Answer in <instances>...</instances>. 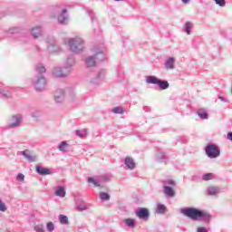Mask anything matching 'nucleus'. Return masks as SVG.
Returning <instances> with one entry per match:
<instances>
[{"label":"nucleus","instance_id":"nucleus-1","mask_svg":"<svg viewBox=\"0 0 232 232\" xmlns=\"http://www.w3.org/2000/svg\"><path fill=\"white\" fill-rule=\"evenodd\" d=\"M181 213L185 215V217L191 218V220H197L198 218H204V217H206V213L193 208H183L181 209Z\"/></svg>","mask_w":232,"mask_h":232},{"label":"nucleus","instance_id":"nucleus-2","mask_svg":"<svg viewBox=\"0 0 232 232\" xmlns=\"http://www.w3.org/2000/svg\"><path fill=\"white\" fill-rule=\"evenodd\" d=\"M205 151L208 159H217L218 157H220V149L215 144L208 145Z\"/></svg>","mask_w":232,"mask_h":232},{"label":"nucleus","instance_id":"nucleus-3","mask_svg":"<svg viewBox=\"0 0 232 232\" xmlns=\"http://www.w3.org/2000/svg\"><path fill=\"white\" fill-rule=\"evenodd\" d=\"M148 84H158L161 90H168L169 88V83L166 81L159 80L155 76H149L146 80Z\"/></svg>","mask_w":232,"mask_h":232},{"label":"nucleus","instance_id":"nucleus-4","mask_svg":"<svg viewBox=\"0 0 232 232\" xmlns=\"http://www.w3.org/2000/svg\"><path fill=\"white\" fill-rule=\"evenodd\" d=\"M69 46L72 52H82V48L84 46V42L81 38H75L69 41Z\"/></svg>","mask_w":232,"mask_h":232},{"label":"nucleus","instance_id":"nucleus-5","mask_svg":"<svg viewBox=\"0 0 232 232\" xmlns=\"http://www.w3.org/2000/svg\"><path fill=\"white\" fill-rule=\"evenodd\" d=\"M136 217L141 220H148L150 218V210L146 208H141L136 211Z\"/></svg>","mask_w":232,"mask_h":232},{"label":"nucleus","instance_id":"nucleus-6","mask_svg":"<svg viewBox=\"0 0 232 232\" xmlns=\"http://www.w3.org/2000/svg\"><path fill=\"white\" fill-rule=\"evenodd\" d=\"M21 121H23V119L20 115L12 116L9 120L10 122L8 124V128H15L16 126H19V124H21Z\"/></svg>","mask_w":232,"mask_h":232},{"label":"nucleus","instance_id":"nucleus-7","mask_svg":"<svg viewBox=\"0 0 232 232\" xmlns=\"http://www.w3.org/2000/svg\"><path fill=\"white\" fill-rule=\"evenodd\" d=\"M46 88V80L44 77H40L35 83V90L43 92Z\"/></svg>","mask_w":232,"mask_h":232},{"label":"nucleus","instance_id":"nucleus-8","mask_svg":"<svg viewBox=\"0 0 232 232\" xmlns=\"http://www.w3.org/2000/svg\"><path fill=\"white\" fill-rule=\"evenodd\" d=\"M165 68L167 70H173V68H175V58H169L165 63Z\"/></svg>","mask_w":232,"mask_h":232},{"label":"nucleus","instance_id":"nucleus-9","mask_svg":"<svg viewBox=\"0 0 232 232\" xmlns=\"http://www.w3.org/2000/svg\"><path fill=\"white\" fill-rule=\"evenodd\" d=\"M124 164L129 168V169H133V168H135V161L133 160V158L127 157Z\"/></svg>","mask_w":232,"mask_h":232},{"label":"nucleus","instance_id":"nucleus-10","mask_svg":"<svg viewBox=\"0 0 232 232\" xmlns=\"http://www.w3.org/2000/svg\"><path fill=\"white\" fill-rule=\"evenodd\" d=\"M54 98H55L56 102H60V101H63V99H64V91L58 90L55 92Z\"/></svg>","mask_w":232,"mask_h":232},{"label":"nucleus","instance_id":"nucleus-11","mask_svg":"<svg viewBox=\"0 0 232 232\" xmlns=\"http://www.w3.org/2000/svg\"><path fill=\"white\" fill-rule=\"evenodd\" d=\"M36 173H39V175H50V169H44L43 167H36Z\"/></svg>","mask_w":232,"mask_h":232},{"label":"nucleus","instance_id":"nucleus-12","mask_svg":"<svg viewBox=\"0 0 232 232\" xmlns=\"http://www.w3.org/2000/svg\"><path fill=\"white\" fill-rule=\"evenodd\" d=\"M164 193L167 197H175V190L171 187H164Z\"/></svg>","mask_w":232,"mask_h":232},{"label":"nucleus","instance_id":"nucleus-13","mask_svg":"<svg viewBox=\"0 0 232 232\" xmlns=\"http://www.w3.org/2000/svg\"><path fill=\"white\" fill-rule=\"evenodd\" d=\"M85 64L90 68L92 66H95V58L93 56H90L85 60Z\"/></svg>","mask_w":232,"mask_h":232},{"label":"nucleus","instance_id":"nucleus-14","mask_svg":"<svg viewBox=\"0 0 232 232\" xmlns=\"http://www.w3.org/2000/svg\"><path fill=\"white\" fill-rule=\"evenodd\" d=\"M55 195L56 197H65L66 196V192L64 191V188L63 187H58L57 189L55 190Z\"/></svg>","mask_w":232,"mask_h":232},{"label":"nucleus","instance_id":"nucleus-15","mask_svg":"<svg viewBox=\"0 0 232 232\" xmlns=\"http://www.w3.org/2000/svg\"><path fill=\"white\" fill-rule=\"evenodd\" d=\"M88 182L91 184V186H94V188H101V183H99V181L93 178H89Z\"/></svg>","mask_w":232,"mask_h":232},{"label":"nucleus","instance_id":"nucleus-16","mask_svg":"<svg viewBox=\"0 0 232 232\" xmlns=\"http://www.w3.org/2000/svg\"><path fill=\"white\" fill-rule=\"evenodd\" d=\"M32 35H34L35 38L39 37L41 34V28L39 27H34L31 31Z\"/></svg>","mask_w":232,"mask_h":232},{"label":"nucleus","instance_id":"nucleus-17","mask_svg":"<svg viewBox=\"0 0 232 232\" xmlns=\"http://www.w3.org/2000/svg\"><path fill=\"white\" fill-rule=\"evenodd\" d=\"M60 151H66L68 150V143L66 141H62L58 146Z\"/></svg>","mask_w":232,"mask_h":232},{"label":"nucleus","instance_id":"nucleus-18","mask_svg":"<svg viewBox=\"0 0 232 232\" xmlns=\"http://www.w3.org/2000/svg\"><path fill=\"white\" fill-rule=\"evenodd\" d=\"M219 188L218 187H209L208 188V195H217L218 193Z\"/></svg>","mask_w":232,"mask_h":232},{"label":"nucleus","instance_id":"nucleus-19","mask_svg":"<svg viewBox=\"0 0 232 232\" xmlns=\"http://www.w3.org/2000/svg\"><path fill=\"white\" fill-rule=\"evenodd\" d=\"M191 28H193V24L187 22L186 25H185V32L188 34V35H189V34H191Z\"/></svg>","mask_w":232,"mask_h":232},{"label":"nucleus","instance_id":"nucleus-20","mask_svg":"<svg viewBox=\"0 0 232 232\" xmlns=\"http://www.w3.org/2000/svg\"><path fill=\"white\" fill-rule=\"evenodd\" d=\"M125 224H127V226H129V227H135V219L127 218V219H125Z\"/></svg>","mask_w":232,"mask_h":232},{"label":"nucleus","instance_id":"nucleus-21","mask_svg":"<svg viewBox=\"0 0 232 232\" xmlns=\"http://www.w3.org/2000/svg\"><path fill=\"white\" fill-rule=\"evenodd\" d=\"M112 112H113V113H118V114H120V115H122V114L124 113V111L122 110L121 107H114V108L112 109Z\"/></svg>","mask_w":232,"mask_h":232},{"label":"nucleus","instance_id":"nucleus-22","mask_svg":"<svg viewBox=\"0 0 232 232\" xmlns=\"http://www.w3.org/2000/svg\"><path fill=\"white\" fill-rule=\"evenodd\" d=\"M100 198L101 200H110V196L106 192L100 193Z\"/></svg>","mask_w":232,"mask_h":232},{"label":"nucleus","instance_id":"nucleus-23","mask_svg":"<svg viewBox=\"0 0 232 232\" xmlns=\"http://www.w3.org/2000/svg\"><path fill=\"white\" fill-rule=\"evenodd\" d=\"M64 14H66V9H64L63 11V14H61L59 17H58V21L60 23H64V21L66 20V17H64Z\"/></svg>","mask_w":232,"mask_h":232},{"label":"nucleus","instance_id":"nucleus-24","mask_svg":"<svg viewBox=\"0 0 232 232\" xmlns=\"http://www.w3.org/2000/svg\"><path fill=\"white\" fill-rule=\"evenodd\" d=\"M60 222L61 224H66L68 222V217L60 215Z\"/></svg>","mask_w":232,"mask_h":232},{"label":"nucleus","instance_id":"nucleus-25","mask_svg":"<svg viewBox=\"0 0 232 232\" xmlns=\"http://www.w3.org/2000/svg\"><path fill=\"white\" fill-rule=\"evenodd\" d=\"M22 153L27 159V160H34V157L28 155V150H24Z\"/></svg>","mask_w":232,"mask_h":232},{"label":"nucleus","instance_id":"nucleus-26","mask_svg":"<svg viewBox=\"0 0 232 232\" xmlns=\"http://www.w3.org/2000/svg\"><path fill=\"white\" fill-rule=\"evenodd\" d=\"M213 179V174L208 173L203 176V180H211Z\"/></svg>","mask_w":232,"mask_h":232},{"label":"nucleus","instance_id":"nucleus-27","mask_svg":"<svg viewBox=\"0 0 232 232\" xmlns=\"http://www.w3.org/2000/svg\"><path fill=\"white\" fill-rule=\"evenodd\" d=\"M158 211H159V213H165L166 206H164V205H158Z\"/></svg>","mask_w":232,"mask_h":232},{"label":"nucleus","instance_id":"nucleus-28","mask_svg":"<svg viewBox=\"0 0 232 232\" xmlns=\"http://www.w3.org/2000/svg\"><path fill=\"white\" fill-rule=\"evenodd\" d=\"M216 5H218L219 6H225L226 5V0H214Z\"/></svg>","mask_w":232,"mask_h":232},{"label":"nucleus","instance_id":"nucleus-29","mask_svg":"<svg viewBox=\"0 0 232 232\" xmlns=\"http://www.w3.org/2000/svg\"><path fill=\"white\" fill-rule=\"evenodd\" d=\"M0 211H6V205H5V203H3V201L0 200Z\"/></svg>","mask_w":232,"mask_h":232},{"label":"nucleus","instance_id":"nucleus-30","mask_svg":"<svg viewBox=\"0 0 232 232\" xmlns=\"http://www.w3.org/2000/svg\"><path fill=\"white\" fill-rule=\"evenodd\" d=\"M47 229L48 231H53L54 229L53 223L52 222L47 223Z\"/></svg>","mask_w":232,"mask_h":232},{"label":"nucleus","instance_id":"nucleus-31","mask_svg":"<svg viewBox=\"0 0 232 232\" xmlns=\"http://www.w3.org/2000/svg\"><path fill=\"white\" fill-rule=\"evenodd\" d=\"M198 115L201 119H208V113H206L205 111L198 112Z\"/></svg>","mask_w":232,"mask_h":232},{"label":"nucleus","instance_id":"nucleus-32","mask_svg":"<svg viewBox=\"0 0 232 232\" xmlns=\"http://www.w3.org/2000/svg\"><path fill=\"white\" fill-rule=\"evenodd\" d=\"M17 180H20L21 182H23V180H24V175H23V174H21V173H19L18 175H17Z\"/></svg>","mask_w":232,"mask_h":232},{"label":"nucleus","instance_id":"nucleus-33","mask_svg":"<svg viewBox=\"0 0 232 232\" xmlns=\"http://www.w3.org/2000/svg\"><path fill=\"white\" fill-rule=\"evenodd\" d=\"M38 72L39 73H44L46 72V69L43 66L38 67Z\"/></svg>","mask_w":232,"mask_h":232},{"label":"nucleus","instance_id":"nucleus-34","mask_svg":"<svg viewBox=\"0 0 232 232\" xmlns=\"http://www.w3.org/2000/svg\"><path fill=\"white\" fill-rule=\"evenodd\" d=\"M198 232H208V230H206V227H200L198 228Z\"/></svg>","mask_w":232,"mask_h":232},{"label":"nucleus","instance_id":"nucleus-35","mask_svg":"<svg viewBox=\"0 0 232 232\" xmlns=\"http://www.w3.org/2000/svg\"><path fill=\"white\" fill-rule=\"evenodd\" d=\"M227 138L228 139V140L232 141V132H228Z\"/></svg>","mask_w":232,"mask_h":232},{"label":"nucleus","instance_id":"nucleus-36","mask_svg":"<svg viewBox=\"0 0 232 232\" xmlns=\"http://www.w3.org/2000/svg\"><path fill=\"white\" fill-rule=\"evenodd\" d=\"M56 77H66V74H64V73H58V74H56Z\"/></svg>","mask_w":232,"mask_h":232},{"label":"nucleus","instance_id":"nucleus-37","mask_svg":"<svg viewBox=\"0 0 232 232\" xmlns=\"http://www.w3.org/2000/svg\"><path fill=\"white\" fill-rule=\"evenodd\" d=\"M182 3H184L185 5L189 3V0H182Z\"/></svg>","mask_w":232,"mask_h":232},{"label":"nucleus","instance_id":"nucleus-38","mask_svg":"<svg viewBox=\"0 0 232 232\" xmlns=\"http://www.w3.org/2000/svg\"><path fill=\"white\" fill-rule=\"evenodd\" d=\"M39 232H43V229H40Z\"/></svg>","mask_w":232,"mask_h":232}]
</instances>
